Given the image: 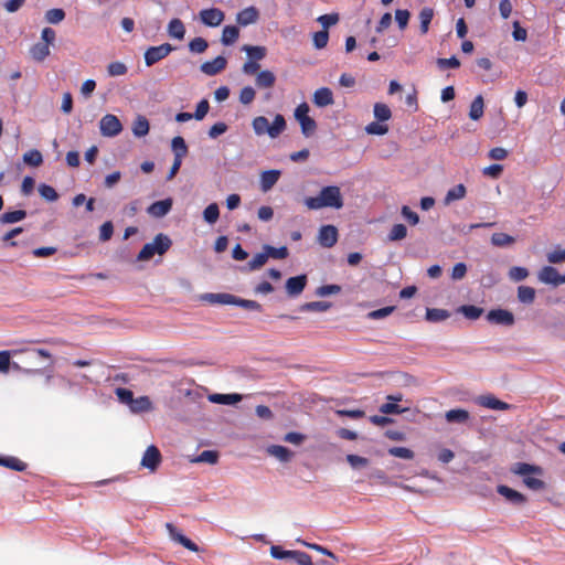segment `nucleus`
Instances as JSON below:
<instances>
[{"instance_id":"nucleus-1","label":"nucleus","mask_w":565,"mask_h":565,"mask_svg":"<svg viewBox=\"0 0 565 565\" xmlns=\"http://www.w3.org/2000/svg\"><path fill=\"white\" fill-rule=\"evenodd\" d=\"M303 203L309 210H321L324 207L340 210L344 205V200L338 185H326L321 188L318 195L307 196Z\"/></svg>"},{"instance_id":"nucleus-2","label":"nucleus","mask_w":565,"mask_h":565,"mask_svg":"<svg viewBox=\"0 0 565 565\" xmlns=\"http://www.w3.org/2000/svg\"><path fill=\"white\" fill-rule=\"evenodd\" d=\"M200 300L211 305L236 306L245 310L262 312L263 305L256 300L244 299L227 292H206L200 296Z\"/></svg>"},{"instance_id":"nucleus-3","label":"nucleus","mask_w":565,"mask_h":565,"mask_svg":"<svg viewBox=\"0 0 565 565\" xmlns=\"http://www.w3.org/2000/svg\"><path fill=\"white\" fill-rule=\"evenodd\" d=\"M252 127L255 135H267L269 138L275 139L287 129V120L281 114H276L271 122L265 116H257L252 120Z\"/></svg>"},{"instance_id":"nucleus-4","label":"nucleus","mask_w":565,"mask_h":565,"mask_svg":"<svg viewBox=\"0 0 565 565\" xmlns=\"http://www.w3.org/2000/svg\"><path fill=\"white\" fill-rule=\"evenodd\" d=\"M177 47L170 43H162L158 46H149L143 53V61L147 67H151L166 58Z\"/></svg>"},{"instance_id":"nucleus-5","label":"nucleus","mask_w":565,"mask_h":565,"mask_svg":"<svg viewBox=\"0 0 565 565\" xmlns=\"http://www.w3.org/2000/svg\"><path fill=\"white\" fill-rule=\"evenodd\" d=\"M99 130L103 137L114 138L121 134L124 126L116 115L106 114L99 121Z\"/></svg>"},{"instance_id":"nucleus-6","label":"nucleus","mask_w":565,"mask_h":565,"mask_svg":"<svg viewBox=\"0 0 565 565\" xmlns=\"http://www.w3.org/2000/svg\"><path fill=\"white\" fill-rule=\"evenodd\" d=\"M486 319L489 323L503 327H512L515 323V316L509 309L501 307L490 309Z\"/></svg>"},{"instance_id":"nucleus-7","label":"nucleus","mask_w":565,"mask_h":565,"mask_svg":"<svg viewBox=\"0 0 565 565\" xmlns=\"http://www.w3.org/2000/svg\"><path fill=\"white\" fill-rule=\"evenodd\" d=\"M317 241L324 248L333 247L339 241V231L332 224L321 225L318 231Z\"/></svg>"},{"instance_id":"nucleus-8","label":"nucleus","mask_w":565,"mask_h":565,"mask_svg":"<svg viewBox=\"0 0 565 565\" xmlns=\"http://www.w3.org/2000/svg\"><path fill=\"white\" fill-rule=\"evenodd\" d=\"M308 285L307 274H299L287 278L285 281V290L288 297L296 298L300 296Z\"/></svg>"},{"instance_id":"nucleus-9","label":"nucleus","mask_w":565,"mask_h":565,"mask_svg":"<svg viewBox=\"0 0 565 565\" xmlns=\"http://www.w3.org/2000/svg\"><path fill=\"white\" fill-rule=\"evenodd\" d=\"M161 462L162 455L159 448L154 445L148 446L141 458V467L148 469L150 472H154L158 470Z\"/></svg>"},{"instance_id":"nucleus-10","label":"nucleus","mask_w":565,"mask_h":565,"mask_svg":"<svg viewBox=\"0 0 565 565\" xmlns=\"http://www.w3.org/2000/svg\"><path fill=\"white\" fill-rule=\"evenodd\" d=\"M24 163L35 167V149H31L24 153L23 162H17L7 170L9 177L8 183L17 181L20 178L24 169Z\"/></svg>"},{"instance_id":"nucleus-11","label":"nucleus","mask_w":565,"mask_h":565,"mask_svg":"<svg viewBox=\"0 0 565 565\" xmlns=\"http://www.w3.org/2000/svg\"><path fill=\"white\" fill-rule=\"evenodd\" d=\"M173 198L168 196L163 200L154 201L147 207V213L156 218H162L168 215L173 207Z\"/></svg>"},{"instance_id":"nucleus-12","label":"nucleus","mask_w":565,"mask_h":565,"mask_svg":"<svg viewBox=\"0 0 565 565\" xmlns=\"http://www.w3.org/2000/svg\"><path fill=\"white\" fill-rule=\"evenodd\" d=\"M199 17L204 25L215 28L222 24L225 13L218 8H209L201 10Z\"/></svg>"},{"instance_id":"nucleus-13","label":"nucleus","mask_w":565,"mask_h":565,"mask_svg":"<svg viewBox=\"0 0 565 565\" xmlns=\"http://www.w3.org/2000/svg\"><path fill=\"white\" fill-rule=\"evenodd\" d=\"M510 471L515 476L523 477V479L527 478L530 476H543L544 475V469L541 466L535 465V463L523 462V461L513 463L510 467Z\"/></svg>"},{"instance_id":"nucleus-14","label":"nucleus","mask_w":565,"mask_h":565,"mask_svg":"<svg viewBox=\"0 0 565 565\" xmlns=\"http://www.w3.org/2000/svg\"><path fill=\"white\" fill-rule=\"evenodd\" d=\"M227 66V58L223 55H218L212 61L203 62L200 65V71L207 76H215L222 73Z\"/></svg>"},{"instance_id":"nucleus-15","label":"nucleus","mask_w":565,"mask_h":565,"mask_svg":"<svg viewBox=\"0 0 565 565\" xmlns=\"http://www.w3.org/2000/svg\"><path fill=\"white\" fill-rule=\"evenodd\" d=\"M497 492L514 505H524L527 502L526 495L507 484H499Z\"/></svg>"},{"instance_id":"nucleus-16","label":"nucleus","mask_w":565,"mask_h":565,"mask_svg":"<svg viewBox=\"0 0 565 565\" xmlns=\"http://www.w3.org/2000/svg\"><path fill=\"white\" fill-rule=\"evenodd\" d=\"M38 358L45 360L42 366L38 365V375H44L46 382H50L53 377V354L46 349L38 348Z\"/></svg>"},{"instance_id":"nucleus-17","label":"nucleus","mask_w":565,"mask_h":565,"mask_svg":"<svg viewBox=\"0 0 565 565\" xmlns=\"http://www.w3.org/2000/svg\"><path fill=\"white\" fill-rule=\"evenodd\" d=\"M477 403L482 407L494 411H509L513 407V405L499 399L493 394L480 395Z\"/></svg>"},{"instance_id":"nucleus-18","label":"nucleus","mask_w":565,"mask_h":565,"mask_svg":"<svg viewBox=\"0 0 565 565\" xmlns=\"http://www.w3.org/2000/svg\"><path fill=\"white\" fill-rule=\"evenodd\" d=\"M537 278L545 285L553 287H558L561 285V274L557 268L551 265L543 266L537 274Z\"/></svg>"},{"instance_id":"nucleus-19","label":"nucleus","mask_w":565,"mask_h":565,"mask_svg":"<svg viewBox=\"0 0 565 565\" xmlns=\"http://www.w3.org/2000/svg\"><path fill=\"white\" fill-rule=\"evenodd\" d=\"M209 402L218 405L235 406L243 399V395L238 393H212L207 396Z\"/></svg>"},{"instance_id":"nucleus-20","label":"nucleus","mask_w":565,"mask_h":565,"mask_svg":"<svg viewBox=\"0 0 565 565\" xmlns=\"http://www.w3.org/2000/svg\"><path fill=\"white\" fill-rule=\"evenodd\" d=\"M259 17H260L259 10L256 7L250 6V7H247L243 10H241L236 14V22H237V25H239V26H247L249 24L256 23L259 20Z\"/></svg>"},{"instance_id":"nucleus-21","label":"nucleus","mask_w":565,"mask_h":565,"mask_svg":"<svg viewBox=\"0 0 565 565\" xmlns=\"http://www.w3.org/2000/svg\"><path fill=\"white\" fill-rule=\"evenodd\" d=\"M312 103L319 108H324L334 103L333 93L329 87H320L312 95Z\"/></svg>"},{"instance_id":"nucleus-22","label":"nucleus","mask_w":565,"mask_h":565,"mask_svg":"<svg viewBox=\"0 0 565 565\" xmlns=\"http://www.w3.org/2000/svg\"><path fill=\"white\" fill-rule=\"evenodd\" d=\"M281 171L277 169L265 170L260 173L259 185L263 192L270 191L278 182Z\"/></svg>"},{"instance_id":"nucleus-23","label":"nucleus","mask_w":565,"mask_h":565,"mask_svg":"<svg viewBox=\"0 0 565 565\" xmlns=\"http://www.w3.org/2000/svg\"><path fill=\"white\" fill-rule=\"evenodd\" d=\"M266 452L280 462H289L295 457V452L286 446L270 445L266 448Z\"/></svg>"},{"instance_id":"nucleus-24","label":"nucleus","mask_w":565,"mask_h":565,"mask_svg":"<svg viewBox=\"0 0 565 565\" xmlns=\"http://www.w3.org/2000/svg\"><path fill=\"white\" fill-rule=\"evenodd\" d=\"M268 259L266 250L263 249V252L256 253L246 265L239 266L238 269L241 273L255 271L264 267Z\"/></svg>"},{"instance_id":"nucleus-25","label":"nucleus","mask_w":565,"mask_h":565,"mask_svg":"<svg viewBox=\"0 0 565 565\" xmlns=\"http://www.w3.org/2000/svg\"><path fill=\"white\" fill-rule=\"evenodd\" d=\"M154 254L163 256L172 246V239L164 233H159L150 242Z\"/></svg>"},{"instance_id":"nucleus-26","label":"nucleus","mask_w":565,"mask_h":565,"mask_svg":"<svg viewBox=\"0 0 565 565\" xmlns=\"http://www.w3.org/2000/svg\"><path fill=\"white\" fill-rule=\"evenodd\" d=\"M445 419L449 424H467L470 413L465 408H452L445 413Z\"/></svg>"},{"instance_id":"nucleus-27","label":"nucleus","mask_w":565,"mask_h":565,"mask_svg":"<svg viewBox=\"0 0 565 565\" xmlns=\"http://www.w3.org/2000/svg\"><path fill=\"white\" fill-rule=\"evenodd\" d=\"M457 312L462 315L466 319L475 321L484 313V309L476 305L467 303L459 306Z\"/></svg>"},{"instance_id":"nucleus-28","label":"nucleus","mask_w":565,"mask_h":565,"mask_svg":"<svg viewBox=\"0 0 565 565\" xmlns=\"http://www.w3.org/2000/svg\"><path fill=\"white\" fill-rule=\"evenodd\" d=\"M28 371L26 367L20 365L19 361H11L10 351H0V372L8 373L10 369Z\"/></svg>"},{"instance_id":"nucleus-29","label":"nucleus","mask_w":565,"mask_h":565,"mask_svg":"<svg viewBox=\"0 0 565 565\" xmlns=\"http://www.w3.org/2000/svg\"><path fill=\"white\" fill-rule=\"evenodd\" d=\"M239 38V28L238 25L227 24L223 28L221 43L224 46L233 45L237 39Z\"/></svg>"},{"instance_id":"nucleus-30","label":"nucleus","mask_w":565,"mask_h":565,"mask_svg":"<svg viewBox=\"0 0 565 565\" xmlns=\"http://www.w3.org/2000/svg\"><path fill=\"white\" fill-rule=\"evenodd\" d=\"M171 150L174 158L178 160H183V158L189 153V147L185 142V139L181 136L173 137L171 139Z\"/></svg>"},{"instance_id":"nucleus-31","label":"nucleus","mask_w":565,"mask_h":565,"mask_svg":"<svg viewBox=\"0 0 565 565\" xmlns=\"http://www.w3.org/2000/svg\"><path fill=\"white\" fill-rule=\"evenodd\" d=\"M168 35L172 39L182 41L185 35L184 23L179 18H173L168 23Z\"/></svg>"},{"instance_id":"nucleus-32","label":"nucleus","mask_w":565,"mask_h":565,"mask_svg":"<svg viewBox=\"0 0 565 565\" xmlns=\"http://www.w3.org/2000/svg\"><path fill=\"white\" fill-rule=\"evenodd\" d=\"M130 411L135 414H140L145 412H150L153 409V404L149 396L143 395L139 397H134L131 405L129 406Z\"/></svg>"},{"instance_id":"nucleus-33","label":"nucleus","mask_w":565,"mask_h":565,"mask_svg":"<svg viewBox=\"0 0 565 565\" xmlns=\"http://www.w3.org/2000/svg\"><path fill=\"white\" fill-rule=\"evenodd\" d=\"M484 114V99L482 95H477L470 104L469 118L473 121L480 120Z\"/></svg>"},{"instance_id":"nucleus-34","label":"nucleus","mask_w":565,"mask_h":565,"mask_svg":"<svg viewBox=\"0 0 565 565\" xmlns=\"http://www.w3.org/2000/svg\"><path fill=\"white\" fill-rule=\"evenodd\" d=\"M242 51L246 53L248 60L255 62L264 60L267 55V47L263 45L245 44L243 45Z\"/></svg>"},{"instance_id":"nucleus-35","label":"nucleus","mask_w":565,"mask_h":565,"mask_svg":"<svg viewBox=\"0 0 565 565\" xmlns=\"http://www.w3.org/2000/svg\"><path fill=\"white\" fill-rule=\"evenodd\" d=\"M150 131V122L147 117L138 115L132 124V134L137 138L146 137Z\"/></svg>"},{"instance_id":"nucleus-36","label":"nucleus","mask_w":565,"mask_h":565,"mask_svg":"<svg viewBox=\"0 0 565 565\" xmlns=\"http://www.w3.org/2000/svg\"><path fill=\"white\" fill-rule=\"evenodd\" d=\"M255 83L259 88H271L276 84V76L271 71L264 70L257 73Z\"/></svg>"},{"instance_id":"nucleus-37","label":"nucleus","mask_w":565,"mask_h":565,"mask_svg":"<svg viewBox=\"0 0 565 565\" xmlns=\"http://www.w3.org/2000/svg\"><path fill=\"white\" fill-rule=\"evenodd\" d=\"M434 9L430 7H424L418 14L419 19V31L420 34L424 35L428 32L429 25L431 23V20L434 18Z\"/></svg>"},{"instance_id":"nucleus-38","label":"nucleus","mask_w":565,"mask_h":565,"mask_svg":"<svg viewBox=\"0 0 565 565\" xmlns=\"http://www.w3.org/2000/svg\"><path fill=\"white\" fill-rule=\"evenodd\" d=\"M332 307L330 301H310L299 306L298 310L301 312H324Z\"/></svg>"},{"instance_id":"nucleus-39","label":"nucleus","mask_w":565,"mask_h":565,"mask_svg":"<svg viewBox=\"0 0 565 565\" xmlns=\"http://www.w3.org/2000/svg\"><path fill=\"white\" fill-rule=\"evenodd\" d=\"M39 195L46 202L53 203L60 199L58 192L50 184L40 183L38 184Z\"/></svg>"},{"instance_id":"nucleus-40","label":"nucleus","mask_w":565,"mask_h":565,"mask_svg":"<svg viewBox=\"0 0 565 565\" xmlns=\"http://www.w3.org/2000/svg\"><path fill=\"white\" fill-rule=\"evenodd\" d=\"M518 300L523 305H532L536 297V290L530 286H519L518 287Z\"/></svg>"},{"instance_id":"nucleus-41","label":"nucleus","mask_w":565,"mask_h":565,"mask_svg":"<svg viewBox=\"0 0 565 565\" xmlns=\"http://www.w3.org/2000/svg\"><path fill=\"white\" fill-rule=\"evenodd\" d=\"M450 317V312L447 309L439 308H426L425 319L428 322H440Z\"/></svg>"},{"instance_id":"nucleus-42","label":"nucleus","mask_w":565,"mask_h":565,"mask_svg":"<svg viewBox=\"0 0 565 565\" xmlns=\"http://www.w3.org/2000/svg\"><path fill=\"white\" fill-rule=\"evenodd\" d=\"M263 249L266 250L268 258L282 260L289 256V249L287 246L275 247L269 244H264Z\"/></svg>"},{"instance_id":"nucleus-43","label":"nucleus","mask_w":565,"mask_h":565,"mask_svg":"<svg viewBox=\"0 0 565 565\" xmlns=\"http://www.w3.org/2000/svg\"><path fill=\"white\" fill-rule=\"evenodd\" d=\"M466 193H467V189L466 186L462 184V183H459L455 186H452L451 189L448 190L445 199H444V203L446 205L450 204L452 201H456V200H461L466 196Z\"/></svg>"},{"instance_id":"nucleus-44","label":"nucleus","mask_w":565,"mask_h":565,"mask_svg":"<svg viewBox=\"0 0 565 565\" xmlns=\"http://www.w3.org/2000/svg\"><path fill=\"white\" fill-rule=\"evenodd\" d=\"M373 114L375 119L380 122H386L392 117L391 108L384 103H375Z\"/></svg>"},{"instance_id":"nucleus-45","label":"nucleus","mask_w":565,"mask_h":565,"mask_svg":"<svg viewBox=\"0 0 565 565\" xmlns=\"http://www.w3.org/2000/svg\"><path fill=\"white\" fill-rule=\"evenodd\" d=\"M515 237L507 233L498 232L491 235V243L497 247H507L515 243Z\"/></svg>"},{"instance_id":"nucleus-46","label":"nucleus","mask_w":565,"mask_h":565,"mask_svg":"<svg viewBox=\"0 0 565 565\" xmlns=\"http://www.w3.org/2000/svg\"><path fill=\"white\" fill-rule=\"evenodd\" d=\"M26 217V212L24 210H15L11 212H6L0 215V224H13L20 222Z\"/></svg>"},{"instance_id":"nucleus-47","label":"nucleus","mask_w":565,"mask_h":565,"mask_svg":"<svg viewBox=\"0 0 565 565\" xmlns=\"http://www.w3.org/2000/svg\"><path fill=\"white\" fill-rule=\"evenodd\" d=\"M220 452L217 450H203L200 455H198L192 461L193 462H202L209 465H215L218 462Z\"/></svg>"},{"instance_id":"nucleus-48","label":"nucleus","mask_w":565,"mask_h":565,"mask_svg":"<svg viewBox=\"0 0 565 565\" xmlns=\"http://www.w3.org/2000/svg\"><path fill=\"white\" fill-rule=\"evenodd\" d=\"M220 217V207L217 203L213 202L210 203L204 210H203V220L210 224L213 225L217 222Z\"/></svg>"},{"instance_id":"nucleus-49","label":"nucleus","mask_w":565,"mask_h":565,"mask_svg":"<svg viewBox=\"0 0 565 565\" xmlns=\"http://www.w3.org/2000/svg\"><path fill=\"white\" fill-rule=\"evenodd\" d=\"M407 236V227L403 223L394 224L387 235L388 242H399Z\"/></svg>"},{"instance_id":"nucleus-50","label":"nucleus","mask_w":565,"mask_h":565,"mask_svg":"<svg viewBox=\"0 0 565 565\" xmlns=\"http://www.w3.org/2000/svg\"><path fill=\"white\" fill-rule=\"evenodd\" d=\"M0 466L15 471H23L26 468V463L12 456H0Z\"/></svg>"},{"instance_id":"nucleus-51","label":"nucleus","mask_w":565,"mask_h":565,"mask_svg":"<svg viewBox=\"0 0 565 565\" xmlns=\"http://www.w3.org/2000/svg\"><path fill=\"white\" fill-rule=\"evenodd\" d=\"M380 413L388 416V415H401L403 413L409 412V407H402L398 404L386 402L382 404L379 408Z\"/></svg>"},{"instance_id":"nucleus-52","label":"nucleus","mask_w":565,"mask_h":565,"mask_svg":"<svg viewBox=\"0 0 565 565\" xmlns=\"http://www.w3.org/2000/svg\"><path fill=\"white\" fill-rule=\"evenodd\" d=\"M388 125L385 122H380L379 120L372 121L365 126L366 134L373 136H384L388 132Z\"/></svg>"},{"instance_id":"nucleus-53","label":"nucleus","mask_w":565,"mask_h":565,"mask_svg":"<svg viewBox=\"0 0 565 565\" xmlns=\"http://www.w3.org/2000/svg\"><path fill=\"white\" fill-rule=\"evenodd\" d=\"M436 65L440 71H445L448 68L457 70L460 67L461 63H460V60L456 55H452L448 58L438 57L436 60Z\"/></svg>"},{"instance_id":"nucleus-54","label":"nucleus","mask_w":565,"mask_h":565,"mask_svg":"<svg viewBox=\"0 0 565 565\" xmlns=\"http://www.w3.org/2000/svg\"><path fill=\"white\" fill-rule=\"evenodd\" d=\"M169 533H170L171 539L174 542L180 543L185 548H188L192 552L199 551V546L193 541H191L188 536L183 535L181 532H169Z\"/></svg>"},{"instance_id":"nucleus-55","label":"nucleus","mask_w":565,"mask_h":565,"mask_svg":"<svg viewBox=\"0 0 565 565\" xmlns=\"http://www.w3.org/2000/svg\"><path fill=\"white\" fill-rule=\"evenodd\" d=\"M188 47L192 53L202 54L207 50L209 42L202 36H196L189 42Z\"/></svg>"},{"instance_id":"nucleus-56","label":"nucleus","mask_w":565,"mask_h":565,"mask_svg":"<svg viewBox=\"0 0 565 565\" xmlns=\"http://www.w3.org/2000/svg\"><path fill=\"white\" fill-rule=\"evenodd\" d=\"M329 42V31L320 30L312 33V44L316 50H323Z\"/></svg>"},{"instance_id":"nucleus-57","label":"nucleus","mask_w":565,"mask_h":565,"mask_svg":"<svg viewBox=\"0 0 565 565\" xmlns=\"http://www.w3.org/2000/svg\"><path fill=\"white\" fill-rule=\"evenodd\" d=\"M66 17V12L62 8H53L46 11L45 21L51 24L61 23Z\"/></svg>"},{"instance_id":"nucleus-58","label":"nucleus","mask_w":565,"mask_h":565,"mask_svg":"<svg viewBox=\"0 0 565 565\" xmlns=\"http://www.w3.org/2000/svg\"><path fill=\"white\" fill-rule=\"evenodd\" d=\"M387 454L393 457L402 458V459H406V460H412L415 457V452L407 447L394 446V447H391L387 449Z\"/></svg>"},{"instance_id":"nucleus-59","label":"nucleus","mask_w":565,"mask_h":565,"mask_svg":"<svg viewBox=\"0 0 565 565\" xmlns=\"http://www.w3.org/2000/svg\"><path fill=\"white\" fill-rule=\"evenodd\" d=\"M340 20L339 13H326L318 17L317 22H319L322 26L321 30L329 31V28L335 25Z\"/></svg>"},{"instance_id":"nucleus-60","label":"nucleus","mask_w":565,"mask_h":565,"mask_svg":"<svg viewBox=\"0 0 565 565\" xmlns=\"http://www.w3.org/2000/svg\"><path fill=\"white\" fill-rule=\"evenodd\" d=\"M411 11L407 9H396L395 10V22L399 30H405L408 26L411 20Z\"/></svg>"},{"instance_id":"nucleus-61","label":"nucleus","mask_w":565,"mask_h":565,"mask_svg":"<svg viewBox=\"0 0 565 565\" xmlns=\"http://www.w3.org/2000/svg\"><path fill=\"white\" fill-rule=\"evenodd\" d=\"M342 290V287L337 284H328L322 285L316 289V295L319 297H329L332 295H338Z\"/></svg>"},{"instance_id":"nucleus-62","label":"nucleus","mask_w":565,"mask_h":565,"mask_svg":"<svg viewBox=\"0 0 565 565\" xmlns=\"http://www.w3.org/2000/svg\"><path fill=\"white\" fill-rule=\"evenodd\" d=\"M508 275L511 280L519 282L526 279L530 275V271L526 267L513 266L510 268Z\"/></svg>"},{"instance_id":"nucleus-63","label":"nucleus","mask_w":565,"mask_h":565,"mask_svg":"<svg viewBox=\"0 0 565 565\" xmlns=\"http://www.w3.org/2000/svg\"><path fill=\"white\" fill-rule=\"evenodd\" d=\"M345 460L353 469H362L370 463L367 458L354 454L347 455Z\"/></svg>"},{"instance_id":"nucleus-64","label":"nucleus","mask_w":565,"mask_h":565,"mask_svg":"<svg viewBox=\"0 0 565 565\" xmlns=\"http://www.w3.org/2000/svg\"><path fill=\"white\" fill-rule=\"evenodd\" d=\"M298 124L300 126L301 134L306 138L311 137L315 134V131L317 130V121L312 117L301 120Z\"/></svg>"}]
</instances>
